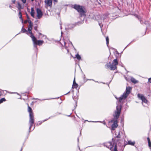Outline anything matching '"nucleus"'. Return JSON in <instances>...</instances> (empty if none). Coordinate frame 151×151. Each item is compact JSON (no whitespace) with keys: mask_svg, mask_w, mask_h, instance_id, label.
<instances>
[{"mask_svg":"<svg viewBox=\"0 0 151 151\" xmlns=\"http://www.w3.org/2000/svg\"><path fill=\"white\" fill-rule=\"evenodd\" d=\"M45 2L47 5L51 6L52 4V0H45Z\"/></svg>","mask_w":151,"mask_h":151,"instance_id":"nucleus-13","label":"nucleus"},{"mask_svg":"<svg viewBox=\"0 0 151 151\" xmlns=\"http://www.w3.org/2000/svg\"><path fill=\"white\" fill-rule=\"evenodd\" d=\"M35 10H31V16L32 17H34V14H35V12H34Z\"/></svg>","mask_w":151,"mask_h":151,"instance_id":"nucleus-23","label":"nucleus"},{"mask_svg":"<svg viewBox=\"0 0 151 151\" xmlns=\"http://www.w3.org/2000/svg\"><path fill=\"white\" fill-rule=\"evenodd\" d=\"M110 64V62L109 63V64H107L106 65V66L108 68H110V70H114L116 69L117 67L116 65L113 64L112 63L111 64Z\"/></svg>","mask_w":151,"mask_h":151,"instance_id":"nucleus-10","label":"nucleus"},{"mask_svg":"<svg viewBox=\"0 0 151 151\" xmlns=\"http://www.w3.org/2000/svg\"><path fill=\"white\" fill-rule=\"evenodd\" d=\"M24 4H25L26 2V0H21Z\"/></svg>","mask_w":151,"mask_h":151,"instance_id":"nucleus-32","label":"nucleus"},{"mask_svg":"<svg viewBox=\"0 0 151 151\" xmlns=\"http://www.w3.org/2000/svg\"><path fill=\"white\" fill-rule=\"evenodd\" d=\"M113 122L114 123L111 125V129L112 130H114L118 126L117 120H116L114 121V120H112L111 121V122Z\"/></svg>","mask_w":151,"mask_h":151,"instance_id":"nucleus-6","label":"nucleus"},{"mask_svg":"<svg viewBox=\"0 0 151 151\" xmlns=\"http://www.w3.org/2000/svg\"><path fill=\"white\" fill-rule=\"evenodd\" d=\"M36 9L38 10V9H40L38 8H37Z\"/></svg>","mask_w":151,"mask_h":151,"instance_id":"nucleus-45","label":"nucleus"},{"mask_svg":"<svg viewBox=\"0 0 151 151\" xmlns=\"http://www.w3.org/2000/svg\"><path fill=\"white\" fill-rule=\"evenodd\" d=\"M116 110L114 112V116L115 118L116 119H118L120 114L121 110L122 109V105H121L119 106H117L116 107Z\"/></svg>","mask_w":151,"mask_h":151,"instance_id":"nucleus-2","label":"nucleus"},{"mask_svg":"<svg viewBox=\"0 0 151 151\" xmlns=\"http://www.w3.org/2000/svg\"><path fill=\"white\" fill-rule=\"evenodd\" d=\"M61 24H60V28H61V29L62 28V26H61Z\"/></svg>","mask_w":151,"mask_h":151,"instance_id":"nucleus-41","label":"nucleus"},{"mask_svg":"<svg viewBox=\"0 0 151 151\" xmlns=\"http://www.w3.org/2000/svg\"><path fill=\"white\" fill-rule=\"evenodd\" d=\"M39 35H42V34L41 33H39Z\"/></svg>","mask_w":151,"mask_h":151,"instance_id":"nucleus-40","label":"nucleus"},{"mask_svg":"<svg viewBox=\"0 0 151 151\" xmlns=\"http://www.w3.org/2000/svg\"><path fill=\"white\" fill-rule=\"evenodd\" d=\"M106 44L107 45H108L109 43V38L108 36L106 37Z\"/></svg>","mask_w":151,"mask_h":151,"instance_id":"nucleus-27","label":"nucleus"},{"mask_svg":"<svg viewBox=\"0 0 151 151\" xmlns=\"http://www.w3.org/2000/svg\"><path fill=\"white\" fill-rule=\"evenodd\" d=\"M135 143V142H132L131 140L129 141L128 142V144L129 145H134Z\"/></svg>","mask_w":151,"mask_h":151,"instance_id":"nucleus-20","label":"nucleus"},{"mask_svg":"<svg viewBox=\"0 0 151 151\" xmlns=\"http://www.w3.org/2000/svg\"><path fill=\"white\" fill-rule=\"evenodd\" d=\"M57 14L58 15H59V14H60V12L58 13H57Z\"/></svg>","mask_w":151,"mask_h":151,"instance_id":"nucleus-39","label":"nucleus"},{"mask_svg":"<svg viewBox=\"0 0 151 151\" xmlns=\"http://www.w3.org/2000/svg\"><path fill=\"white\" fill-rule=\"evenodd\" d=\"M113 151H118L116 143L115 144L114 149V150L113 149Z\"/></svg>","mask_w":151,"mask_h":151,"instance_id":"nucleus-24","label":"nucleus"},{"mask_svg":"<svg viewBox=\"0 0 151 151\" xmlns=\"http://www.w3.org/2000/svg\"><path fill=\"white\" fill-rule=\"evenodd\" d=\"M112 63L116 66L118 64V63L117 59H114Z\"/></svg>","mask_w":151,"mask_h":151,"instance_id":"nucleus-17","label":"nucleus"},{"mask_svg":"<svg viewBox=\"0 0 151 151\" xmlns=\"http://www.w3.org/2000/svg\"><path fill=\"white\" fill-rule=\"evenodd\" d=\"M71 7L75 9H84V6L78 4L71 5Z\"/></svg>","mask_w":151,"mask_h":151,"instance_id":"nucleus-7","label":"nucleus"},{"mask_svg":"<svg viewBox=\"0 0 151 151\" xmlns=\"http://www.w3.org/2000/svg\"><path fill=\"white\" fill-rule=\"evenodd\" d=\"M6 99L4 98H1L0 99V104L2 103L3 101H5Z\"/></svg>","mask_w":151,"mask_h":151,"instance_id":"nucleus-26","label":"nucleus"},{"mask_svg":"<svg viewBox=\"0 0 151 151\" xmlns=\"http://www.w3.org/2000/svg\"><path fill=\"white\" fill-rule=\"evenodd\" d=\"M32 41L33 42L34 47L35 48H37V44H35V43H34L35 42L34 41Z\"/></svg>","mask_w":151,"mask_h":151,"instance_id":"nucleus-30","label":"nucleus"},{"mask_svg":"<svg viewBox=\"0 0 151 151\" xmlns=\"http://www.w3.org/2000/svg\"><path fill=\"white\" fill-rule=\"evenodd\" d=\"M27 104L28 106V111L29 113V115H30V114H33L31 108L29 106L28 104Z\"/></svg>","mask_w":151,"mask_h":151,"instance_id":"nucleus-15","label":"nucleus"},{"mask_svg":"<svg viewBox=\"0 0 151 151\" xmlns=\"http://www.w3.org/2000/svg\"><path fill=\"white\" fill-rule=\"evenodd\" d=\"M137 96L140 99L142 100L143 102L147 103V101L143 95L138 93L137 94Z\"/></svg>","mask_w":151,"mask_h":151,"instance_id":"nucleus-8","label":"nucleus"},{"mask_svg":"<svg viewBox=\"0 0 151 151\" xmlns=\"http://www.w3.org/2000/svg\"><path fill=\"white\" fill-rule=\"evenodd\" d=\"M54 1V2L55 3H57L58 2L57 0H53Z\"/></svg>","mask_w":151,"mask_h":151,"instance_id":"nucleus-35","label":"nucleus"},{"mask_svg":"<svg viewBox=\"0 0 151 151\" xmlns=\"http://www.w3.org/2000/svg\"><path fill=\"white\" fill-rule=\"evenodd\" d=\"M99 25L101 27H102L103 26V25H102V26H101V25H100V24L99 23Z\"/></svg>","mask_w":151,"mask_h":151,"instance_id":"nucleus-38","label":"nucleus"},{"mask_svg":"<svg viewBox=\"0 0 151 151\" xmlns=\"http://www.w3.org/2000/svg\"><path fill=\"white\" fill-rule=\"evenodd\" d=\"M140 23H142V21H141V20H140Z\"/></svg>","mask_w":151,"mask_h":151,"instance_id":"nucleus-42","label":"nucleus"},{"mask_svg":"<svg viewBox=\"0 0 151 151\" xmlns=\"http://www.w3.org/2000/svg\"><path fill=\"white\" fill-rule=\"evenodd\" d=\"M134 16L135 17H136L138 18L139 19V16H138V15H136V14H135V15H134Z\"/></svg>","mask_w":151,"mask_h":151,"instance_id":"nucleus-33","label":"nucleus"},{"mask_svg":"<svg viewBox=\"0 0 151 151\" xmlns=\"http://www.w3.org/2000/svg\"><path fill=\"white\" fill-rule=\"evenodd\" d=\"M115 98L116 99H118V98H117L116 97H115Z\"/></svg>","mask_w":151,"mask_h":151,"instance_id":"nucleus-43","label":"nucleus"},{"mask_svg":"<svg viewBox=\"0 0 151 151\" xmlns=\"http://www.w3.org/2000/svg\"><path fill=\"white\" fill-rule=\"evenodd\" d=\"M21 31L23 33L27 32V34L28 35V33L27 32V31L23 27Z\"/></svg>","mask_w":151,"mask_h":151,"instance_id":"nucleus-21","label":"nucleus"},{"mask_svg":"<svg viewBox=\"0 0 151 151\" xmlns=\"http://www.w3.org/2000/svg\"><path fill=\"white\" fill-rule=\"evenodd\" d=\"M28 22L29 24L28 28V30L29 32V33L30 34V37L32 36H33V34L32 33V27L33 26V23L31 22V21L30 20H29L28 21Z\"/></svg>","mask_w":151,"mask_h":151,"instance_id":"nucleus-5","label":"nucleus"},{"mask_svg":"<svg viewBox=\"0 0 151 151\" xmlns=\"http://www.w3.org/2000/svg\"><path fill=\"white\" fill-rule=\"evenodd\" d=\"M131 81L134 84L138 82V81L136 80L134 78H131Z\"/></svg>","mask_w":151,"mask_h":151,"instance_id":"nucleus-16","label":"nucleus"},{"mask_svg":"<svg viewBox=\"0 0 151 151\" xmlns=\"http://www.w3.org/2000/svg\"><path fill=\"white\" fill-rule=\"evenodd\" d=\"M148 81L149 82L151 83V78L149 79Z\"/></svg>","mask_w":151,"mask_h":151,"instance_id":"nucleus-34","label":"nucleus"},{"mask_svg":"<svg viewBox=\"0 0 151 151\" xmlns=\"http://www.w3.org/2000/svg\"><path fill=\"white\" fill-rule=\"evenodd\" d=\"M30 37L31 38L32 41H34L35 42L34 43H35V44L39 46L41 45L44 42V41L43 40H37L36 38L34 35Z\"/></svg>","mask_w":151,"mask_h":151,"instance_id":"nucleus-3","label":"nucleus"},{"mask_svg":"<svg viewBox=\"0 0 151 151\" xmlns=\"http://www.w3.org/2000/svg\"><path fill=\"white\" fill-rule=\"evenodd\" d=\"M76 58L78 60H80L81 59V57L78 54H76Z\"/></svg>","mask_w":151,"mask_h":151,"instance_id":"nucleus-25","label":"nucleus"},{"mask_svg":"<svg viewBox=\"0 0 151 151\" xmlns=\"http://www.w3.org/2000/svg\"><path fill=\"white\" fill-rule=\"evenodd\" d=\"M31 9H33L32 7Z\"/></svg>","mask_w":151,"mask_h":151,"instance_id":"nucleus-44","label":"nucleus"},{"mask_svg":"<svg viewBox=\"0 0 151 151\" xmlns=\"http://www.w3.org/2000/svg\"><path fill=\"white\" fill-rule=\"evenodd\" d=\"M18 15H19V18L21 19L22 22L23 21V19H22V13L21 12H19Z\"/></svg>","mask_w":151,"mask_h":151,"instance_id":"nucleus-18","label":"nucleus"},{"mask_svg":"<svg viewBox=\"0 0 151 151\" xmlns=\"http://www.w3.org/2000/svg\"><path fill=\"white\" fill-rule=\"evenodd\" d=\"M37 17L39 19H40L42 15V12L41 10H37Z\"/></svg>","mask_w":151,"mask_h":151,"instance_id":"nucleus-12","label":"nucleus"},{"mask_svg":"<svg viewBox=\"0 0 151 151\" xmlns=\"http://www.w3.org/2000/svg\"><path fill=\"white\" fill-rule=\"evenodd\" d=\"M2 95V93L1 91H0V96Z\"/></svg>","mask_w":151,"mask_h":151,"instance_id":"nucleus-37","label":"nucleus"},{"mask_svg":"<svg viewBox=\"0 0 151 151\" xmlns=\"http://www.w3.org/2000/svg\"><path fill=\"white\" fill-rule=\"evenodd\" d=\"M36 26H35L34 27V29L35 30H36L37 32L38 31L37 30V28H38V26L37 25V24H36Z\"/></svg>","mask_w":151,"mask_h":151,"instance_id":"nucleus-28","label":"nucleus"},{"mask_svg":"<svg viewBox=\"0 0 151 151\" xmlns=\"http://www.w3.org/2000/svg\"><path fill=\"white\" fill-rule=\"evenodd\" d=\"M147 140L148 143V146L150 147H151V142L150 139L149 137L147 138Z\"/></svg>","mask_w":151,"mask_h":151,"instance_id":"nucleus-19","label":"nucleus"},{"mask_svg":"<svg viewBox=\"0 0 151 151\" xmlns=\"http://www.w3.org/2000/svg\"><path fill=\"white\" fill-rule=\"evenodd\" d=\"M78 85L76 83V81H75V78H74V80H73V82L72 88L73 87L76 88H77V87H78Z\"/></svg>","mask_w":151,"mask_h":151,"instance_id":"nucleus-14","label":"nucleus"},{"mask_svg":"<svg viewBox=\"0 0 151 151\" xmlns=\"http://www.w3.org/2000/svg\"><path fill=\"white\" fill-rule=\"evenodd\" d=\"M104 146L108 148H109L110 150L113 151V145H112V143L110 142H109L105 143L104 144Z\"/></svg>","mask_w":151,"mask_h":151,"instance_id":"nucleus-9","label":"nucleus"},{"mask_svg":"<svg viewBox=\"0 0 151 151\" xmlns=\"http://www.w3.org/2000/svg\"><path fill=\"white\" fill-rule=\"evenodd\" d=\"M78 12L79 13L80 16V17H84L86 16V10H77Z\"/></svg>","mask_w":151,"mask_h":151,"instance_id":"nucleus-11","label":"nucleus"},{"mask_svg":"<svg viewBox=\"0 0 151 151\" xmlns=\"http://www.w3.org/2000/svg\"><path fill=\"white\" fill-rule=\"evenodd\" d=\"M32 1H33L34 0H31Z\"/></svg>","mask_w":151,"mask_h":151,"instance_id":"nucleus-47","label":"nucleus"},{"mask_svg":"<svg viewBox=\"0 0 151 151\" xmlns=\"http://www.w3.org/2000/svg\"><path fill=\"white\" fill-rule=\"evenodd\" d=\"M27 20H25V21H24V23L25 24L26 23H27Z\"/></svg>","mask_w":151,"mask_h":151,"instance_id":"nucleus-36","label":"nucleus"},{"mask_svg":"<svg viewBox=\"0 0 151 151\" xmlns=\"http://www.w3.org/2000/svg\"><path fill=\"white\" fill-rule=\"evenodd\" d=\"M17 7L19 9H22V6L19 2H18Z\"/></svg>","mask_w":151,"mask_h":151,"instance_id":"nucleus-22","label":"nucleus"},{"mask_svg":"<svg viewBox=\"0 0 151 151\" xmlns=\"http://www.w3.org/2000/svg\"><path fill=\"white\" fill-rule=\"evenodd\" d=\"M83 23V22H78L77 23V24L78 25H79L80 24H81Z\"/></svg>","mask_w":151,"mask_h":151,"instance_id":"nucleus-31","label":"nucleus"},{"mask_svg":"<svg viewBox=\"0 0 151 151\" xmlns=\"http://www.w3.org/2000/svg\"><path fill=\"white\" fill-rule=\"evenodd\" d=\"M131 90V88L129 86H128L126 88V91L124 92L122 95L119 98V102L121 103L122 100H124L126 99V98L128 96L129 94L130 93Z\"/></svg>","mask_w":151,"mask_h":151,"instance_id":"nucleus-1","label":"nucleus"},{"mask_svg":"<svg viewBox=\"0 0 151 151\" xmlns=\"http://www.w3.org/2000/svg\"><path fill=\"white\" fill-rule=\"evenodd\" d=\"M120 137H121V136H120L119 133L118 134V135H117L116 137V138H120Z\"/></svg>","mask_w":151,"mask_h":151,"instance_id":"nucleus-29","label":"nucleus"},{"mask_svg":"<svg viewBox=\"0 0 151 151\" xmlns=\"http://www.w3.org/2000/svg\"><path fill=\"white\" fill-rule=\"evenodd\" d=\"M75 103H76V104H77V101H76Z\"/></svg>","mask_w":151,"mask_h":151,"instance_id":"nucleus-46","label":"nucleus"},{"mask_svg":"<svg viewBox=\"0 0 151 151\" xmlns=\"http://www.w3.org/2000/svg\"><path fill=\"white\" fill-rule=\"evenodd\" d=\"M29 123L30 124L29 129L30 130L31 128L33 126L34 122V117L33 114H30L29 115Z\"/></svg>","mask_w":151,"mask_h":151,"instance_id":"nucleus-4","label":"nucleus"}]
</instances>
